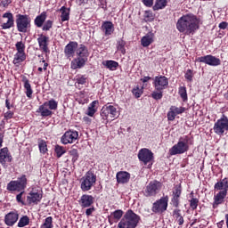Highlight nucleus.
<instances>
[{"mask_svg": "<svg viewBox=\"0 0 228 228\" xmlns=\"http://www.w3.org/2000/svg\"><path fill=\"white\" fill-rule=\"evenodd\" d=\"M199 28H200V19L197 18L195 14L183 15L176 23V29H178L180 33L186 32L187 35L193 34Z\"/></svg>", "mask_w": 228, "mask_h": 228, "instance_id": "obj_1", "label": "nucleus"}, {"mask_svg": "<svg viewBox=\"0 0 228 228\" xmlns=\"http://www.w3.org/2000/svg\"><path fill=\"white\" fill-rule=\"evenodd\" d=\"M26 194V191H21L16 195V201L21 206H37L39 202H42L44 194L42 191L38 189L32 188L27 196V200H24L22 197Z\"/></svg>", "mask_w": 228, "mask_h": 228, "instance_id": "obj_2", "label": "nucleus"}, {"mask_svg": "<svg viewBox=\"0 0 228 228\" xmlns=\"http://www.w3.org/2000/svg\"><path fill=\"white\" fill-rule=\"evenodd\" d=\"M215 191H218L214 195V202L212 204L213 208L216 209L218 206L225 202V198L228 193V178L224 177V179L216 182L214 185Z\"/></svg>", "mask_w": 228, "mask_h": 228, "instance_id": "obj_3", "label": "nucleus"}, {"mask_svg": "<svg viewBox=\"0 0 228 228\" xmlns=\"http://www.w3.org/2000/svg\"><path fill=\"white\" fill-rule=\"evenodd\" d=\"M77 57L71 61L70 69L72 70H77V69H83L88 61V56L90 53L88 52V47L81 44L77 46V51L75 52Z\"/></svg>", "mask_w": 228, "mask_h": 228, "instance_id": "obj_4", "label": "nucleus"}, {"mask_svg": "<svg viewBox=\"0 0 228 228\" xmlns=\"http://www.w3.org/2000/svg\"><path fill=\"white\" fill-rule=\"evenodd\" d=\"M141 217L138 214L134 213L133 209H128L121 221L118 224V228H136L140 224Z\"/></svg>", "mask_w": 228, "mask_h": 228, "instance_id": "obj_5", "label": "nucleus"}, {"mask_svg": "<svg viewBox=\"0 0 228 228\" xmlns=\"http://www.w3.org/2000/svg\"><path fill=\"white\" fill-rule=\"evenodd\" d=\"M28 188V177L26 175H21L17 180H12L7 183L6 190L10 193H22Z\"/></svg>", "mask_w": 228, "mask_h": 228, "instance_id": "obj_6", "label": "nucleus"}, {"mask_svg": "<svg viewBox=\"0 0 228 228\" xmlns=\"http://www.w3.org/2000/svg\"><path fill=\"white\" fill-rule=\"evenodd\" d=\"M190 136L184 135L180 137L178 142L169 149L170 156H177V154H184L190 151Z\"/></svg>", "mask_w": 228, "mask_h": 228, "instance_id": "obj_7", "label": "nucleus"}, {"mask_svg": "<svg viewBox=\"0 0 228 228\" xmlns=\"http://www.w3.org/2000/svg\"><path fill=\"white\" fill-rule=\"evenodd\" d=\"M16 28L19 33H28L31 29V17L28 14L16 15Z\"/></svg>", "mask_w": 228, "mask_h": 228, "instance_id": "obj_8", "label": "nucleus"}, {"mask_svg": "<svg viewBox=\"0 0 228 228\" xmlns=\"http://www.w3.org/2000/svg\"><path fill=\"white\" fill-rule=\"evenodd\" d=\"M97 183V175L92 171H87L80 179V189L82 191H90Z\"/></svg>", "mask_w": 228, "mask_h": 228, "instance_id": "obj_9", "label": "nucleus"}, {"mask_svg": "<svg viewBox=\"0 0 228 228\" xmlns=\"http://www.w3.org/2000/svg\"><path fill=\"white\" fill-rule=\"evenodd\" d=\"M137 158L141 163L147 166V168H152L154 163V153L152 151L147 148H142L139 151Z\"/></svg>", "mask_w": 228, "mask_h": 228, "instance_id": "obj_10", "label": "nucleus"}, {"mask_svg": "<svg viewBox=\"0 0 228 228\" xmlns=\"http://www.w3.org/2000/svg\"><path fill=\"white\" fill-rule=\"evenodd\" d=\"M58 110V102L51 99L39 106L38 113H40L41 117H53V110Z\"/></svg>", "mask_w": 228, "mask_h": 228, "instance_id": "obj_11", "label": "nucleus"}, {"mask_svg": "<svg viewBox=\"0 0 228 228\" xmlns=\"http://www.w3.org/2000/svg\"><path fill=\"white\" fill-rule=\"evenodd\" d=\"M168 195L163 196L160 199L157 200L151 207L152 213L155 215H163L167 209H168Z\"/></svg>", "mask_w": 228, "mask_h": 228, "instance_id": "obj_12", "label": "nucleus"}, {"mask_svg": "<svg viewBox=\"0 0 228 228\" xmlns=\"http://www.w3.org/2000/svg\"><path fill=\"white\" fill-rule=\"evenodd\" d=\"M213 131L217 136H224L228 131V118L224 115L214 124Z\"/></svg>", "mask_w": 228, "mask_h": 228, "instance_id": "obj_13", "label": "nucleus"}, {"mask_svg": "<svg viewBox=\"0 0 228 228\" xmlns=\"http://www.w3.org/2000/svg\"><path fill=\"white\" fill-rule=\"evenodd\" d=\"M118 116V111L117 110V107L110 103L105 104L101 110V117L102 120H106V122L109 121V118L113 120V118H117Z\"/></svg>", "mask_w": 228, "mask_h": 228, "instance_id": "obj_14", "label": "nucleus"}, {"mask_svg": "<svg viewBox=\"0 0 228 228\" xmlns=\"http://www.w3.org/2000/svg\"><path fill=\"white\" fill-rule=\"evenodd\" d=\"M163 183L158 180H154L149 183L144 190L145 197H156L159 191H161V188Z\"/></svg>", "mask_w": 228, "mask_h": 228, "instance_id": "obj_15", "label": "nucleus"}, {"mask_svg": "<svg viewBox=\"0 0 228 228\" xmlns=\"http://www.w3.org/2000/svg\"><path fill=\"white\" fill-rule=\"evenodd\" d=\"M183 193V187L181 183L175 185L174 191H172L171 204L175 209H179L181 204V195Z\"/></svg>", "mask_w": 228, "mask_h": 228, "instance_id": "obj_16", "label": "nucleus"}, {"mask_svg": "<svg viewBox=\"0 0 228 228\" xmlns=\"http://www.w3.org/2000/svg\"><path fill=\"white\" fill-rule=\"evenodd\" d=\"M153 86L155 90H167L168 88V77L159 75L154 77Z\"/></svg>", "mask_w": 228, "mask_h": 228, "instance_id": "obj_17", "label": "nucleus"}, {"mask_svg": "<svg viewBox=\"0 0 228 228\" xmlns=\"http://www.w3.org/2000/svg\"><path fill=\"white\" fill-rule=\"evenodd\" d=\"M198 61H200V63H206V65H209L210 67H218L219 65H222V61L211 54L199 57Z\"/></svg>", "mask_w": 228, "mask_h": 228, "instance_id": "obj_18", "label": "nucleus"}, {"mask_svg": "<svg viewBox=\"0 0 228 228\" xmlns=\"http://www.w3.org/2000/svg\"><path fill=\"white\" fill-rule=\"evenodd\" d=\"M78 136L79 133H77V131L68 130L61 136V142L63 145H69V143H74V142L77 140Z\"/></svg>", "mask_w": 228, "mask_h": 228, "instance_id": "obj_19", "label": "nucleus"}, {"mask_svg": "<svg viewBox=\"0 0 228 228\" xmlns=\"http://www.w3.org/2000/svg\"><path fill=\"white\" fill-rule=\"evenodd\" d=\"M37 40L40 51H42V53H45V54H49L51 53V50L49 49V37L45 36L43 33L38 34V37Z\"/></svg>", "mask_w": 228, "mask_h": 228, "instance_id": "obj_20", "label": "nucleus"}, {"mask_svg": "<svg viewBox=\"0 0 228 228\" xmlns=\"http://www.w3.org/2000/svg\"><path fill=\"white\" fill-rule=\"evenodd\" d=\"M79 45L76 41H70L65 47H64V55L68 60L70 58H74L76 56V51Z\"/></svg>", "mask_w": 228, "mask_h": 228, "instance_id": "obj_21", "label": "nucleus"}, {"mask_svg": "<svg viewBox=\"0 0 228 228\" xmlns=\"http://www.w3.org/2000/svg\"><path fill=\"white\" fill-rule=\"evenodd\" d=\"M12 159H13V158L12 157V153L10 152V150H8V147L0 149V163L3 167H4L6 163H12Z\"/></svg>", "mask_w": 228, "mask_h": 228, "instance_id": "obj_22", "label": "nucleus"}, {"mask_svg": "<svg viewBox=\"0 0 228 228\" xmlns=\"http://www.w3.org/2000/svg\"><path fill=\"white\" fill-rule=\"evenodd\" d=\"M94 202H95V198L90 194H83L78 200L79 205L84 209L94 206Z\"/></svg>", "mask_w": 228, "mask_h": 228, "instance_id": "obj_23", "label": "nucleus"}, {"mask_svg": "<svg viewBox=\"0 0 228 228\" xmlns=\"http://www.w3.org/2000/svg\"><path fill=\"white\" fill-rule=\"evenodd\" d=\"M19 221V213L17 211L9 212L4 216V222L5 225H8V227H13L14 224H17Z\"/></svg>", "mask_w": 228, "mask_h": 228, "instance_id": "obj_24", "label": "nucleus"}, {"mask_svg": "<svg viewBox=\"0 0 228 228\" xmlns=\"http://www.w3.org/2000/svg\"><path fill=\"white\" fill-rule=\"evenodd\" d=\"M3 19H7L6 22L1 24L2 29H11L15 26V19L13 18V13L5 12L3 14Z\"/></svg>", "mask_w": 228, "mask_h": 228, "instance_id": "obj_25", "label": "nucleus"}, {"mask_svg": "<svg viewBox=\"0 0 228 228\" xmlns=\"http://www.w3.org/2000/svg\"><path fill=\"white\" fill-rule=\"evenodd\" d=\"M122 218H124V210H115L114 212L110 213V216H108L109 224L113 225V224H117V222H121Z\"/></svg>", "mask_w": 228, "mask_h": 228, "instance_id": "obj_26", "label": "nucleus"}, {"mask_svg": "<svg viewBox=\"0 0 228 228\" xmlns=\"http://www.w3.org/2000/svg\"><path fill=\"white\" fill-rule=\"evenodd\" d=\"M117 183L118 184H127L129 179H131V174L127 171H119L116 175Z\"/></svg>", "mask_w": 228, "mask_h": 228, "instance_id": "obj_27", "label": "nucleus"}, {"mask_svg": "<svg viewBox=\"0 0 228 228\" xmlns=\"http://www.w3.org/2000/svg\"><path fill=\"white\" fill-rule=\"evenodd\" d=\"M23 83V88L25 90V95L28 99H33V88L31 87V84L29 83V79L28 77L24 76L21 79Z\"/></svg>", "mask_w": 228, "mask_h": 228, "instance_id": "obj_28", "label": "nucleus"}, {"mask_svg": "<svg viewBox=\"0 0 228 228\" xmlns=\"http://www.w3.org/2000/svg\"><path fill=\"white\" fill-rule=\"evenodd\" d=\"M102 31H103L105 37H110L113 35V31H115V26L111 21H103L102 24Z\"/></svg>", "mask_w": 228, "mask_h": 228, "instance_id": "obj_29", "label": "nucleus"}, {"mask_svg": "<svg viewBox=\"0 0 228 228\" xmlns=\"http://www.w3.org/2000/svg\"><path fill=\"white\" fill-rule=\"evenodd\" d=\"M172 216L180 227L184 224V214L183 215V211L180 208H175Z\"/></svg>", "mask_w": 228, "mask_h": 228, "instance_id": "obj_30", "label": "nucleus"}, {"mask_svg": "<svg viewBox=\"0 0 228 228\" xmlns=\"http://www.w3.org/2000/svg\"><path fill=\"white\" fill-rule=\"evenodd\" d=\"M47 20V12L44 11L37 15L34 20V24L37 28H42Z\"/></svg>", "mask_w": 228, "mask_h": 228, "instance_id": "obj_31", "label": "nucleus"}, {"mask_svg": "<svg viewBox=\"0 0 228 228\" xmlns=\"http://www.w3.org/2000/svg\"><path fill=\"white\" fill-rule=\"evenodd\" d=\"M23 61H26V53L17 52L14 54V58L12 61L13 65H15V67H20Z\"/></svg>", "mask_w": 228, "mask_h": 228, "instance_id": "obj_32", "label": "nucleus"}, {"mask_svg": "<svg viewBox=\"0 0 228 228\" xmlns=\"http://www.w3.org/2000/svg\"><path fill=\"white\" fill-rule=\"evenodd\" d=\"M152 42H154V34L148 33L142 37L141 45H142V47H149Z\"/></svg>", "mask_w": 228, "mask_h": 228, "instance_id": "obj_33", "label": "nucleus"}, {"mask_svg": "<svg viewBox=\"0 0 228 228\" xmlns=\"http://www.w3.org/2000/svg\"><path fill=\"white\" fill-rule=\"evenodd\" d=\"M88 81V77L86 75L78 74L75 77V86L79 88L80 85H86Z\"/></svg>", "mask_w": 228, "mask_h": 228, "instance_id": "obj_34", "label": "nucleus"}, {"mask_svg": "<svg viewBox=\"0 0 228 228\" xmlns=\"http://www.w3.org/2000/svg\"><path fill=\"white\" fill-rule=\"evenodd\" d=\"M97 105H99V101H93L89 104L86 112V115H88V117H94V115L97 113Z\"/></svg>", "mask_w": 228, "mask_h": 228, "instance_id": "obj_35", "label": "nucleus"}, {"mask_svg": "<svg viewBox=\"0 0 228 228\" xmlns=\"http://www.w3.org/2000/svg\"><path fill=\"white\" fill-rule=\"evenodd\" d=\"M60 12H61V22H65L67 20H69L70 19V9L65 7V6H62L61 9H60Z\"/></svg>", "mask_w": 228, "mask_h": 228, "instance_id": "obj_36", "label": "nucleus"}, {"mask_svg": "<svg viewBox=\"0 0 228 228\" xmlns=\"http://www.w3.org/2000/svg\"><path fill=\"white\" fill-rule=\"evenodd\" d=\"M102 65L106 67L109 70H117L118 69V62L116 61H106L102 62Z\"/></svg>", "mask_w": 228, "mask_h": 228, "instance_id": "obj_37", "label": "nucleus"}, {"mask_svg": "<svg viewBox=\"0 0 228 228\" xmlns=\"http://www.w3.org/2000/svg\"><path fill=\"white\" fill-rule=\"evenodd\" d=\"M167 4H168V2L167 0H156L153 10L155 12L158 10H163L164 8H167Z\"/></svg>", "mask_w": 228, "mask_h": 228, "instance_id": "obj_38", "label": "nucleus"}, {"mask_svg": "<svg viewBox=\"0 0 228 228\" xmlns=\"http://www.w3.org/2000/svg\"><path fill=\"white\" fill-rule=\"evenodd\" d=\"M178 94L180 95L183 102H186V101H188V92L186 90V86H180L178 88Z\"/></svg>", "mask_w": 228, "mask_h": 228, "instance_id": "obj_39", "label": "nucleus"}, {"mask_svg": "<svg viewBox=\"0 0 228 228\" xmlns=\"http://www.w3.org/2000/svg\"><path fill=\"white\" fill-rule=\"evenodd\" d=\"M191 199L189 200L190 202V208L192 211H195L197 208H199V199L193 197V191L191 192Z\"/></svg>", "mask_w": 228, "mask_h": 228, "instance_id": "obj_40", "label": "nucleus"}, {"mask_svg": "<svg viewBox=\"0 0 228 228\" xmlns=\"http://www.w3.org/2000/svg\"><path fill=\"white\" fill-rule=\"evenodd\" d=\"M38 148H39V152L41 154H46L47 153V142L43 140V139H38Z\"/></svg>", "mask_w": 228, "mask_h": 228, "instance_id": "obj_41", "label": "nucleus"}, {"mask_svg": "<svg viewBox=\"0 0 228 228\" xmlns=\"http://www.w3.org/2000/svg\"><path fill=\"white\" fill-rule=\"evenodd\" d=\"M26 225H29V216H23L20 218L18 222V227L22 228L26 227Z\"/></svg>", "mask_w": 228, "mask_h": 228, "instance_id": "obj_42", "label": "nucleus"}, {"mask_svg": "<svg viewBox=\"0 0 228 228\" xmlns=\"http://www.w3.org/2000/svg\"><path fill=\"white\" fill-rule=\"evenodd\" d=\"M69 156L72 157V159H71L72 163H76V161H77V159H79V152L77 151V149L72 148L69 151Z\"/></svg>", "mask_w": 228, "mask_h": 228, "instance_id": "obj_43", "label": "nucleus"}, {"mask_svg": "<svg viewBox=\"0 0 228 228\" xmlns=\"http://www.w3.org/2000/svg\"><path fill=\"white\" fill-rule=\"evenodd\" d=\"M151 97L155 101H161L163 99V90H155L151 94Z\"/></svg>", "mask_w": 228, "mask_h": 228, "instance_id": "obj_44", "label": "nucleus"}, {"mask_svg": "<svg viewBox=\"0 0 228 228\" xmlns=\"http://www.w3.org/2000/svg\"><path fill=\"white\" fill-rule=\"evenodd\" d=\"M54 151H55L57 158H61L63 156V154H65V152H67V151L65 150V147L58 145V144L55 145Z\"/></svg>", "mask_w": 228, "mask_h": 228, "instance_id": "obj_45", "label": "nucleus"}, {"mask_svg": "<svg viewBox=\"0 0 228 228\" xmlns=\"http://www.w3.org/2000/svg\"><path fill=\"white\" fill-rule=\"evenodd\" d=\"M117 49L120 51L121 54H126V41L120 39L117 43Z\"/></svg>", "mask_w": 228, "mask_h": 228, "instance_id": "obj_46", "label": "nucleus"}, {"mask_svg": "<svg viewBox=\"0 0 228 228\" xmlns=\"http://www.w3.org/2000/svg\"><path fill=\"white\" fill-rule=\"evenodd\" d=\"M17 53H26V45L22 41H18L15 44Z\"/></svg>", "mask_w": 228, "mask_h": 228, "instance_id": "obj_47", "label": "nucleus"}, {"mask_svg": "<svg viewBox=\"0 0 228 228\" xmlns=\"http://www.w3.org/2000/svg\"><path fill=\"white\" fill-rule=\"evenodd\" d=\"M53 20H47L43 24V26L41 27V28H42V31H50L51 29H53Z\"/></svg>", "mask_w": 228, "mask_h": 228, "instance_id": "obj_48", "label": "nucleus"}, {"mask_svg": "<svg viewBox=\"0 0 228 228\" xmlns=\"http://www.w3.org/2000/svg\"><path fill=\"white\" fill-rule=\"evenodd\" d=\"M46 228H53L54 224H53V216H48L45 219L44 224L41 225Z\"/></svg>", "mask_w": 228, "mask_h": 228, "instance_id": "obj_49", "label": "nucleus"}, {"mask_svg": "<svg viewBox=\"0 0 228 228\" xmlns=\"http://www.w3.org/2000/svg\"><path fill=\"white\" fill-rule=\"evenodd\" d=\"M170 110H173L175 115H183V113L186 111V109L184 107L171 106Z\"/></svg>", "mask_w": 228, "mask_h": 228, "instance_id": "obj_50", "label": "nucleus"}, {"mask_svg": "<svg viewBox=\"0 0 228 228\" xmlns=\"http://www.w3.org/2000/svg\"><path fill=\"white\" fill-rule=\"evenodd\" d=\"M132 94L136 99H140V97H142V94H143V87L140 89L139 86H136L132 90Z\"/></svg>", "mask_w": 228, "mask_h": 228, "instance_id": "obj_51", "label": "nucleus"}, {"mask_svg": "<svg viewBox=\"0 0 228 228\" xmlns=\"http://www.w3.org/2000/svg\"><path fill=\"white\" fill-rule=\"evenodd\" d=\"M184 77L186 79V81H188V83H191L193 81V70L191 69H187L185 74H184Z\"/></svg>", "mask_w": 228, "mask_h": 228, "instance_id": "obj_52", "label": "nucleus"}, {"mask_svg": "<svg viewBox=\"0 0 228 228\" xmlns=\"http://www.w3.org/2000/svg\"><path fill=\"white\" fill-rule=\"evenodd\" d=\"M144 20L146 22H152L154 20V14L151 11H146L144 13Z\"/></svg>", "mask_w": 228, "mask_h": 228, "instance_id": "obj_53", "label": "nucleus"}, {"mask_svg": "<svg viewBox=\"0 0 228 228\" xmlns=\"http://www.w3.org/2000/svg\"><path fill=\"white\" fill-rule=\"evenodd\" d=\"M175 117H177V115L173 111V110L169 109V111L167 112V120L169 122H174L175 120Z\"/></svg>", "mask_w": 228, "mask_h": 228, "instance_id": "obj_54", "label": "nucleus"}, {"mask_svg": "<svg viewBox=\"0 0 228 228\" xmlns=\"http://www.w3.org/2000/svg\"><path fill=\"white\" fill-rule=\"evenodd\" d=\"M13 115H14L13 111L8 110L7 112L4 113V117L5 120H10L13 118Z\"/></svg>", "mask_w": 228, "mask_h": 228, "instance_id": "obj_55", "label": "nucleus"}, {"mask_svg": "<svg viewBox=\"0 0 228 228\" xmlns=\"http://www.w3.org/2000/svg\"><path fill=\"white\" fill-rule=\"evenodd\" d=\"M98 3H100V6L102 10H106L108 8V2H106V0H98Z\"/></svg>", "mask_w": 228, "mask_h": 228, "instance_id": "obj_56", "label": "nucleus"}, {"mask_svg": "<svg viewBox=\"0 0 228 228\" xmlns=\"http://www.w3.org/2000/svg\"><path fill=\"white\" fill-rule=\"evenodd\" d=\"M1 4L4 8H8L12 4V0H2Z\"/></svg>", "mask_w": 228, "mask_h": 228, "instance_id": "obj_57", "label": "nucleus"}, {"mask_svg": "<svg viewBox=\"0 0 228 228\" xmlns=\"http://www.w3.org/2000/svg\"><path fill=\"white\" fill-rule=\"evenodd\" d=\"M142 3L144 6H148V8H151V6L154 4V0H142Z\"/></svg>", "mask_w": 228, "mask_h": 228, "instance_id": "obj_58", "label": "nucleus"}, {"mask_svg": "<svg viewBox=\"0 0 228 228\" xmlns=\"http://www.w3.org/2000/svg\"><path fill=\"white\" fill-rule=\"evenodd\" d=\"M227 27H228V22L226 21H223L218 25L219 29H227Z\"/></svg>", "mask_w": 228, "mask_h": 228, "instance_id": "obj_59", "label": "nucleus"}, {"mask_svg": "<svg viewBox=\"0 0 228 228\" xmlns=\"http://www.w3.org/2000/svg\"><path fill=\"white\" fill-rule=\"evenodd\" d=\"M5 107L7 108V110H12V108H13V104L10 103V99H8V96H6L5 99Z\"/></svg>", "mask_w": 228, "mask_h": 228, "instance_id": "obj_60", "label": "nucleus"}, {"mask_svg": "<svg viewBox=\"0 0 228 228\" xmlns=\"http://www.w3.org/2000/svg\"><path fill=\"white\" fill-rule=\"evenodd\" d=\"M88 1L89 0H76V3L78 6H83L85 4H88Z\"/></svg>", "mask_w": 228, "mask_h": 228, "instance_id": "obj_61", "label": "nucleus"}, {"mask_svg": "<svg viewBox=\"0 0 228 228\" xmlns=\"http://www.w3.org/2000/svg\"><path fill=\"white\" fill-rule=\"evenodd\" d=\"M94 211H95V208H89L86 210V216H91L92 213H94Z\"/></svg>", "mask_w": 228, "mask_h": 228, "instance_id": "obj_62", "label": "nucleus"}, {"mask_svg": "<svg viewBox=\"0 0 228 228\" xmlns=\"http://www.w3.org/2000/svg\"><path fill=\"white\" fill-rule=\"evenodd\" d=\"M152 77H143V78H141L142 83H149Z\"/></svg>", "mask_w": 228, "mask_h": 228, "instance_id": "obj_63", "label": "nucleus"}, {"mask_svg": "<svg viewBox=\"0 0 228 228\" xmlns=\"http://www.w3.org/2000/svg\"><path fill=\"white\" fill-rule=\"evenodd\" d=\"M83 120H84L85 124H92V118H90L88 117H84Z\"/></svg>", "mask_w": 228, "mask_h": 228, "instance_id": "obj_64", "label": "nucleus"}]
</instances>
